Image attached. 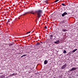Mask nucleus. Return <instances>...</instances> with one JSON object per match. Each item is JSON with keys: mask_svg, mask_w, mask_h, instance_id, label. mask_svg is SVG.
<instances>
[{"mask_svg": "<svg viewBox=\"0 0 78 78\" xmlns=\"http://www.w3.org/2000/svg\"><path fill=\"white\" fill-rule=\"evenodd\" d=\"M35 12L37 13V19L38 20L41 17V13L42 12V11L41 10H39L38 11H36Z\"/></svg>", "mask_w": 78, "mask_h": 78, "instance_id": "nucleus-1", "label": "nucleus"}, {"mask_svg": "<svg viewBox=\"0 0 78 78\" xmlns=\"http://www.w3.org/2000/svg\"><path fill=\"white\" fill-rule=\"evenodd\" d=\"M66 66L67 65H66V64H65L62 66V67L61 68V69H65V67H66Z\"/></svg>", "mask_w": 78, "mask_h": 78, "instance_id": "nucleus-2", "label": "nucleus"}, {"mask_svg": "<svg viewBox=\"0 0 78 78\" xmlns=\"http://www.w3.org/2000/svg\"><path fill=\"white\" fill-rule=\"evenodd\" d=\"M76 69V68H72L69 70V72H72V71H73V70H75Z\"/></svg>", "mask_w": 78, "mask_h": 78, "instance_id": "nucleus-3", "label": "nucleus"}, {"mask_svg": "<svg viewBox=\"0 0 78 78\" xmlns=\"http://www.w3.org/2000/svg\"><path fill=\"white\" fill-rule=\"evenodd\" d=\"M50 38L51 39H53V37H54V39H55V36H54L53 35H51L49 36Z\"/></svg>", "mask_w": 78, "mask_h": 78, "instance_id": "nucleus-4", "label": "nucleus"}, {"mask_svg": "<svg viewBox=\"0 0 78 78\" xmlns=\"http://www.w3.org/2000/svg\"><path fill=\"white\" fill-rule=\"evenodd\" d=\"M67 13L65 12L62 14V17H64L65 15H67Z\"/></svg>", "mask_w": 78, "mask_h": 78, "instance_id": "nucleus-5", "label": "nucleus"}, {"mask_svg": "<svg viewBox=\"0 0 78 78\" xmlns=\"http://www.w3.org/2000/svg\"><path fill=\"white\" fill-rule=\"evenodd\" d=\"M48 63V61L47 60H45L44 61V64H47Z\"/></svg>", "mask_w": 78, "mask_h": 78, "instance_id": "nucleus-6", "label": "nucleus"}, {"mask_svg": "<svg viewBox=\"0 0 78 78\" xmlns=\"http://www.w3.org/2000/svg\"><path fill=\"white\" fill-rule=\"evenodd\" d=\"M66 20H64L63 21H62V23H66Z\"/></svg>", "mask_w": 78, "mask_h": 78, "instance_id": "nucleus-7", "label": "nucleus"}, {"mask_svg": "<svg viewBox=\"0 0 78 78\" xmlns=\"http://www.w3.org/2000/svg\"><path fill=\"white\" fill-rule=\"evenodd\" d=\"M44 3H46V4H48V1L46 0L44 2Z\"/></svg>", "mask_w": 78, "mask_h": 78, "instance_id": "nucleus-8", "label": "nucleus"}, {"mask_svg": "<svg viewBox=\"0 0 78 78\" xmlns=\"http://www.w3.org/2000/svg\"><path fill=\"white\" fill-rule=\"evenodd\" d=\"M40 44V43H37L35 44L36 46H38V45H39Z\"/></svg>", "mask_w": 78, "mask_h": 78, "instance_id": "nucleus-9", "label": "nucleus"}, {"mask_svg": "<svg viewBox=\"0 0 78 78\" xmlns=\"http://www.w3.org/2000/svg\"><path fill=\"white\" fill-rule=\"evenodd\" d=\"M77 49H74L72 51V52H75V51H76V50H77Z\"/></svg>", "mask_w": 78, "mask_h": 78, "instance_id": "nucleus-10", "label": "nucleus"}, {"mask_svg": "<svg viewBox=\"0 0 78 78\" xmlns=\"http://www.w3.org/2000/svg\"><path fill=\"white\" fill-rule=\"evenodd\" d=\"M9 19L7 22H6V25H8V23H9Z\"/></svg>", "mask_w": 78, "mask_h": 78, "instance_id": "nucleus-11", "label": "nucleus"}, {"mask_svg": "<svg viewBox=\"0 0 78 78\" xmlns=\"http://www.w3.org/2000/svg\"><path fill=\"white\" fill-rule=\"evenodd\" d=\"M30 12L31 14H34V12H33V11H31Z\"/></svg>", "mask_w": 78, "mask_h": 78, "instance_id": "nucleus-12", "label": "nucleus"}, {"mask_svg": "<svg viewBox=\"0 0 78 78\" xmlns=\"http://www.w3.org/2000/svg\"><path fill=\"white\" fill-rule=\"evenodd\" d=\"M28 13H29V12H25V13H24L23 15H26V14H28Z\"/></svg>", "mask_w": 78, "mask_h": 78, "instance_id": "nucleus-13", "label": "nucleus"}, {"mask_svg": "<svg viewBox=\"0 0 78 78\" xmlns=\"http://www.w3.org/2000/svg\"><path fill=\"white\" fill-rule=\"evenodd\" d=\"M13 45H14V44H11V43H9V46H11Z\"/></svg>", "mask_w": 78, "mask_h": 78, "instance_id": "nucleus-14", "label": "nucleus"}, {"mask_svg": "<svg viewBox=\"0 0 78 78\" xmlns=\"http://www.w3.org/2000/svg\"><path fill=\"white\" fill-rule=\"evenodd\" d=\"M67 53V51H66V50H64L63 51V53H64L65 54V53Z\"/></svg>", "mask_w": 78, "mask_h": 78, "instance_id": "nucleus-15", "label": "nucleus"}, {"mask_svg": "<svg viewBox=\"0 0 78 78\" xmlns=\"http://www.w3.org/2000/svg\"><path fill=\"white\" fill-rule=\"evenodd\" d=\"M63 31L64 32H65V31H67V30L66 29H63Z\"/></svg>", "mask_w": 78, "mask_h": 78, "instance_id": "nucleus-16", "label": "nucleus"}, {"mask_svg": "<svg viewBox=\"0 0 78 78\" xmlns=\"http://www.w3.org/2000/svg\"><path fill=\"white\" fill-rule=\"evenodd\" d=\"M27 55H22V56H21V58H22V57H23V56H27Z\"/></svg>", "mask_w": 78, "mask_h": 78, "instance_id": "nucleus-17", "label": "nucleus"}, {"mask_svg": "<svg viewBox=\"0 0 78 78\" xmlns=\"http://www.w3.org/2000/svg\"><path fill=\"white\" fill-rule=\"evenodd\" d=\"M54 43H55V44H58V42H57V41H55V42H54Z\"/></svg>", "mask_w": 78, "mask_h": 78, "instance_id": "nucleus-18", "label": "nucleus"}, {"mask_svg": "<svg viewBox=\"0 0 78 78\" xmlns=\"http://www.w3.org/2000/svg\"><path fill=\"white\" fill-rule=\"evenodd\" d=\"M58 1H59V0H56L54 2V3H56L57 2H58Z\"/></svg>", "mask_w": 78, "mask_h": 78, "instance_id": "nucleus-19", "label": "nucleus"}, {"mask_svg": "<svg viewBox=\"0 0 78 78\" xmlns=\"http://www.w3.org/2000/svg\"><path fill=\"white\" fill-rule=\"evenodd\" d=\"M13 76V74H10L9 75V76Z\"/></svg>", "mask_w": 78, "mask_h": 78, "instance_id": "nucleus-20", "label": "nucleus"}, {"mask_svg": "<svg viewBox=\"0 0 78 78\" xmlns=\"http://www.w3.org/2000/svg\"><path fill=\"white\" fill-rule=\"evenodd\" d=\"M62 6H66V5H65L64 3H62Z\"/></svg>", "mask_w": 78, "mask_h": 78, "instance_id": "nucleus-21", "label": "nucleus"}, {"mask_svg": "<svg viewBox=\"0 0 78 78\" xmlns=\"http://www.w3.org/2000/svg\"><path fill=\"white\" fill-rule=\"evenodd\" d=\"M44 28H45V29H47V27L46 26H45L44 27Z\"/></svg>", "mask_w": 78, "mask_h": 78, "instance_id": "nucleus-22", "label": "nucleus"}, {"mask_svg": "<svg viewBox=\"0 0 78 78\" xmlns=\"http://www.w3.org/2000/svg\"><path fill=\"white\" fill-rule=\"evenodd\" d=\"M14 73V75H17V73Z\"/></svg>", "mask_w": 78, "mask_h": 78, "instance_id": "nucleus-23", "label": "nucleus"}, {"mask_svg": "<svg viewBox=\"0 0 78 78\" xmlns=\"http://www.w3.org/2000/svg\"><path fill=\"white\" fill-rule=\"evenodd\" d=\"M57 42H59V40H57Z\"/></svg>", "mask_w": 78, "mask_h": 78, "instance_id": "nucleus-24", "label": "nucleus"}, {"mask_svg": "<svg viewBox=\"0 0 78 78\" xmlns=\"http://www.w3.org/2000/svg\"><path fill=\"white\" fill-rule=\"evenodd\" d=\"M28 33H30V32H28L27 33V34H28Z\"/></svg>", "mask_w": 78, "mask_h": 78, "instance_id": "nucleus-25", "label": "nucleus"}, {"mask_svg": "<svg viewBox=\"0 0 78 78\" xmlns=\"http://www.w3.org/2000/svg\"><path fill=\"white\" fill-rule=\"evenodd\" d=\"M69 78H72V77L71 76H69Z\"/></svg>", "mask_w": 78, "mask_h": 78, "instance_id": "nucleus-26", "label": "nucleus"}, {"mask_svg": "<svg viewBox=\"0 0 78 78\" xmlns=\"http://www.w3.org/2000/svg\"><path fill=\"white\" fill-rule=\"evenodd\" d=\"M12 75H13H13H14V73H13V74H12Z\"/></svg>", "mask_w": 78, "mask_h": 78, "instance_id": "nucleus-27", "label": "nucleus"}, {"mask_svg": "<svg viewBox=\"0 0 78 78\" xmlns=\"http://www.w3.org/2000/svg\"><path fill=\"white\" fill-rule=\"evenodd\" d=\"M54 78H56L55 77H54Z\"/></svg>", "mask_w": 78, "mask_h": 78, "instance_id": "nucleus-28", "label": "nucleus"}, {"mask_svg": "<svg viewBox=\"0 0 78 78\" xmlns=\"http://www.w3.org/2000/svg\"><path fill=\"white\" fill-rule=\"evenodd\" d=\"M19 19H20V18H19Z\"/></svg>", "mask_w": 78, "mask_h": 78, "instance_id": "nucleus-29", "label": "nucleus"}, {"mask_svg": "<svg viewBox=\"0 0 78 78\" xmlns=\"http://www.w3.org/2000/svg\"><path fill=\"white\" fill-rule=\"evenodd\" d=\"M41 43H42V42H41Z\"/></svg>", "mask_w": 78, "mask_h": 78, "instance_id": "nucleus-30", "label": "nucleus"}, {"mask_svg": "<svg viewBox=\"0 0 78 78\" xmlns=\"http://www.w3.org/2000/svg\"><path fill=\"white\" fill-rule=\"evenodd\" d=\"M19 54H20L19 53Z\"/></svg>", "mask_w": 78, "mask_h": 78, "instance_id": "nucleus-31", "label": "nucleus"}]
</instances>
